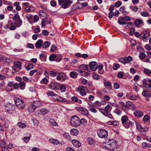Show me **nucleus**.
I'll return each mask as SVG.
<instances>
[{"label": "nucleus", "instance_id": "5", "mask_svg": "<svg viewBox=\"0 0 151 151\" xmlns=\"http://www.w3.org/2000/svg\"><path fill=\"white\" fill-rule=\"evenodd\" d=\"M97 134L99 137L103 139L107 138L108 135L107 131L103 129L99 130L97 132Z\"/></svg>", "mask_w": 151, "mask_h": 151}, {"label": "nucleus", "instance_id": "15", "mask_svg": "<svg viewBox=\"0 0 151 151\" xmlns=\"http://www.w3.org/2000/svg\"><path fill=\"white\" fill-rule=\"evenodd\" d=\"M39 16L41 19H46L47 18L46 13L43 11L41 10L40 11Z\"/></svg>", "mask_w": 151, "mask_h": 151}, {"label": "nucleus", "instance_id": "53", "mask_svg": "<svg viewBox=\"0 0 151 151\" xmlns=\"http://www.w3.org/2000/svg\"><path fill=\"white\" fill-rule=\"evenodd\" d=\"M60 90L62 92H64L65 91V87L63 85H60Z\"/></svg>", "mask_w": 151, "mask_h": 151}, {"label": "nucleus", "instance_id": "51", "mask_svg": "<svg viewBox=\"0 0 151 151\" xmlns=\"http://www.w3.org/2000/svg\"><path fill=\"white\" fill-rule=\"evenodd\" d=\"M33 68V65L31 64H29L26 68L27 70H29L32 69Z\"/></svg>", "mask_w": 151, "mask_h": 151}, {"label": "nucleus", "instance_id": "11", "mask_svg": "<svg viewBox=\"0 0 151 151\" xmlns=\"http://www.w3.org/2000/svg\"><path fill=\"white\" fill-rule=\"evenodd\" d=\"M58 76L56 77L58 80H61L62 78L63 80H65L66 78V75L65 73L63 72L58 73Z\"/></svg>", "mask_w": 151, "mask_h": 151}, {"label": "nucleus", "instance_id": "37", "mask_svg": "<svg viewBox=\"0 0 151 151\" xmlns=\"http://www.w3.org/2000/svg\"><path fill=\"white\" fill-rule=\"evenodd\" d=\"M142 95L143 96L145 97H151V94L146 91H143L142 93Z\"/></svg>", "mask_w": 151, "mask_h": 151}, {"label": "nucleus", "instance_id": "8", "mask_svg": "<svg viewBox=\"0 0 151 151\" xmlns=\"http://www.w3.org/2000/svg\"><path fill=\"white\" fill-rule=\"evenodd\" d=\"M52 98L53 99L55 100H57L60 102H66L67 101L65 99L60 96H59L55 94L54 95Z\"/></svg>", "mask_w": 151, "mask_h": 151}, {"label": "nucleus", "instance_id": "42", "mask_svg": "<svg viewBox=\"0 0 151 151\" xmlns=\"http://www.w3.org/2000/svg\"><path fill=\"white\" fill-rule=\"evenodd\" d=\"M88 141L90 145H94L95 143V141L91 137H89L88 139Z\"/></svg>", "mask_w": 151, "mask_h": 151}, {"label": "nucleus", "instance_id": "61", "mask_svg": "<svg viewBox=\"0 0 151 151\" xmlns=\"http://www.w3.org/2000/svg\"><path fill=\"white\" fill-rule=\"evenodd\" d=\"M120 67V65L118 64H115L113 66V68L114 70H116Z\"/></svg>", "mask_w": 151, "mask_h": 151}, {"label": "nucleus", "instance_id": "64", "mask_svg": "<svg viewBox=\"0 0 151 151\" xmlns=\"http://www.w3.org/2000/svg\"><path fill=\"white\" fill-rule=\"evenodd\" d=\"M149 118L150 117L148 115H146L144 117L143 120L145 122H147L149 120Z\"/></svg>", "mask_w": 151, "mask_h": 151}, {"label": "nucleus", "instance_id": "52", "mask_svg": "<svg viewBox=\"0 0 151 151\" xmlns=\"http://www.w3.org/2000/svg\"><path fill=\"white\" fill-rule=\"evenodd\" d=\"M46 19H42V21L41 22V26L42 27H44L45 26L46 24V22L47 21H46Z\"/></svg>", "mask_w": 151, "mask_h": 151}, {"label": "nucleus", "instance_id": "28", "mask_svg": "<svg viewBox=\"0 0 151 151\" xmlns=\"http://www.w3.org/2000/svg\"><path fill=\"white\" fill-rule=\"evenodd\" d=\"M78 131L76 129H72L70 131V133L72 135L76 136L78 134Z\"/></svg>", "mask_w": 151, "mask_h": 151}, {"label": "nucleus", "instance_id": "10", "mask_svg": "<svg viewBox=\"0 0 151 151\" xmlns=\"http://www.w3.org/2000/svg\"><path fill=\"white\" fill-rule=\"evenodd\" d=\"M49 87L52 89H58L60 88V84L57 83H52L49 85Z\"/></svg>", "mask_w": 151, "mask_h": 151}, {"label": "nucleus", "instance_id": "3", "mask_svg": "<svg viewBox=\"0 0 151 151\" xmlns=\"http://www.w3.org/2000/svg\"><path fill=\"white\" fill-rule=\"evenodd\" d=\"M70 124L72 126L76 127L80 126L79 118L76 115L73 116L70 119Z\"/></svg>", "mask_w": 151, "mask_h": 151}, {"label": "nucleus", "instance_id": "31", "mask_svg": "<svg viewBox=\"0 0 151 151\" xmlns=\"http://www.w3.org/2000/svg\"><path fill=\"white\" fill-rule=\"evenodd\" d=\"M50 45V43L47 41H46L44 42L42 44V47L43 48H48Z\"/></svg>", "mask_w": 151, "mask_h": 151}, {"label": "nucleus", "instance_id": "25", "mask_svg": "<svg viewBox=\"0 0 151 151\" xmlns=\"http://www.w3.org/2000/svg\"><path fill=\"white\" fill-rule=\"evenodd\" d=\"M22 21L21 19H20L16 22H14V24L16 27H20L22 25Z\"/></svg>", "mask_w": 151, "mask_h": 151}, {"label": "nucleus", "instance_id": "48", "mask_svg": "<svg viewBox=\"0 0 151 151\" xmlns=\"http://www.w3.org/2000/svg\"><path fill=\"white\" fill-rule=\"evenodd\" d=\"M142 23V21L139 19H136L134 22V23L136 25H139Z\"/></svg>", "mask_w": 151, "mask_h": 151}, {"label": "nucleus", "instance_id": "57", "mask_svg": "<svg viewBox=\"0 0 151 151\" xmlns=\"http://www.w3.org/2000/svg\"><path fill=\"white\" fill-rule=\"evenodd\" d=\"M130 108L129 106H127V104H126L125 106L123 108V110L125 111H126L128 110Z\"/></svg>", "mask_w": 151, "mask_h": 151}, {"label": "nucleus", "instance_id": "14", "mask_svg": "<svg viewBox=\"0 0 151 151\" xmlns=\"http://www.w3.org/2000/svg\"><path fill=\"white\" fill-rule=\"evenodd\" d=\"M137 129L140 132H145L146 131L138 122H135Z\"/></svg>", "mask_w": 151, "mask_h": 151}, {"label": "nucleus", "instance_id": "9", "mask_svg": "<svg viewBox=\"0 0 151 151\" xmlns=\"http://www.w3.org/2000/svg\"><path fill=\"white\" fill-rule=\"evenodd\" d=\"M98 64L95 62L93 61L89 63V65H88V67L90 68L89 69V70H90L92 71L96 70L98 68Z\"/></svg>", "mask_w": 151, "mask_h": 151}, {"label": "nucleus", "instance_id": "35", "mask_svg": "<svg viewBox=\"0 0 151 151\" xmlns=\"http://www.w3.org/2000/svg\"><path fill=\"white\" fill-rule=\"evenodd\" d=\"M119 61L124 65L126 63H127L126 61V57H123L120 58L119 59Z\"/></svg>", "mask_w": 151, "mask_h": 151}, {"label": "nucleus", "instance_id": "62", "mask_svg": "<svg viewBox=\"0 0 151 151\" xmlns=\"http://www.w3.org/2000/svg\"><path fill=\"white\" fill-rule=\"evenodd\" d=\"M139 56L140 58L142 59L145 58V54L143 52H141L139 54Z\"/></svg>", "mask_w": 151, "mask_h": 151}, {"label": "nucleus", "instance_id": "40", "mask_svg": "<svg viewBox=\"0 0 151 151\" xmlns=\"http://www.w3.org/2000/svg\"><path fill=\"white\" fill-rule=\"evenodd\" d=\"M146 74L151 76V71L147 68H145L143 71Z\"/></svg>", "mask_w": 151, "mask_h": 151}, {"label": "nucleus", "instance_id": "22", "mask_svg": "<svg viewBox=\"0 0 151 151\" xmlns=\"http://www.w3.org/2000/svg\"><path fill=\"white\" fill-rule=\"evenodd\" d=\"M50 124L53 127H56L58 126V124L57 122L53 119H51L49 122Z\"/></svg>", "mask_w": 151, "mask_h": 151}, {"label": "nucleus", "instance_id": "4", "mask_svg": "<svg viewBox=\"0 0 151 151\" xmlns=\"http://www.w3.org/2000/svg\"><path fill=\"white\" fill-rule=\"evenodd\" d=\"M14 100L16 106L19 109H23L25 108V104L22 100L17 97H15Z\"/></svg>", "mask_w": 151, "mask_h": 151}, {"label": "nucleus", "instance_id": "2", "mask_svg": "<svg viewBox=\"0 0 151 151\" xmlns=\"http://www.w3.org/2000/svg\"><path fill=\"white\" fill-rule=\"evenodd\" d=\"M104 147L111 151L114 150L117 147V143L116 141L114 140H109L108 142L105 144Z\"/></svg>", "mask_w": 151, "mask_h": 151}, {"label": "nucleus", "instance_id": "21", "mask_svg": "<svg viewBox=\"0 0 151 151\" xmlns=\"http://www.w3.org/2000/svg\"><path fill=\"white\" fill-rule=\"evenodd\" d=\"M117 21L118 23L120 25H124L126 24V23L124 21L123 17H119Z\"/></svg>", "mask_w": 151, "mask_h": 151}, {"label": "nucleus", "instance_id": "36", "mask_svg": "<svg viewBox=\"0 0 151 151\" xmlns=\"http://www.w3.org/2000/svg\"><path fill=\"white\" fill-rule=\"evenodd\" d=\"M93 106H91L88 107V109L89 111L94 113H96L97 112V110L94 108Z\"/></svg>", "mask_w": 151, "mask_h": 151}, {"label": "nucleus", "instance_id": "17", "mask_svg": "<svg viewBox=\"0 0 151 151\" xmlns=\"http://www.w3.org/2000/svg\"><path fill=\"white\" fill-rule=\"evenodd\" d=\"M127 97L130 99L134 100L137 99V97L135 95H133L132 93H130L126 95Z\"/></svg>", "mask_w": 151, "mask_h": 151}, {"label": "nucleus", "instance_id": "56", "mask_svg": "<svg viewBox=\"0 0 151 151\" xmlns=\"http://www.w3.org/2000/svg\"><path fill=\"white\" fill-rule=\"evenodd\" d=\"M121 4L122 2L120 1L116 2L114 4L115 6L117 8L120 6L121 5Z\"/></svg>", "mask_w": 151, "mask_h": 151}, {"label": "nucleus", "instance_id": "20", "mask_svg": "<svg viewBox=\"0 0 151 151\" xmlns=\"http://www.w3.org/2000/svg\"><path fill=\"white\" fill-rule=\"evenodd\" d=\"M34 105L32 103L29 106L28 110L29 112H33L36 109V108Z\"/></svg>", "mask_w": 151, "mask_h": 151}, {"label": "nucleus", "instance_id": "7", "mask_svg": "<svg viewBox=\"0 0 151 151\" xmlns=\"http://www.w3.org/2000/svg\"><path fill=\"white\" fill-rule=\"evenodd\" d=\"M72 3V1L69 0H65L61 4H59V5L61 6L63 8L65 9L68 8Z\"/></svg>", "mask_w": 151, "mask_h": 151}, {"label": "nucleus", "instance_id": "41", "mask_svg": "<svg viewBox=\"0 0 151 151\" xmlns=\"http://www.w3.org/2000/svg\"><path fill=\"white\" fill-rule=\"evenodd\" d=\"M40 59L43 61H45L46 60V57L45 55L42 53L40 54L39 55Z\"/></svg>", "mask_w": 151, "mask_h": 151}, {"label": "nucleus", "instance_id": "1", "mask_svg": "<svg viewBox=\"0 0 151 151\" xmlns=\"http://www.w3.org/2000/svg\"><path fill=\"white\" fill-rule=\"evenodd\" d=\"M121 120L123 126L127 129L130 128V126L132 127L134 124V122L130 121L128 116L126 115L123 116Z\"/></svg>", "mask_w": 151, "mask_h": 151}, {"label": "nucleus", "instance_id": "45", "mask_svg": "<svg viewBox=\"0 0 151 151\" xmlns=\"http://www.w3.org/2000/svg\"><path fill=\"white\" fill-rule=\"evenodd\" d=\"M55 57L56 55L53 54H52L50 55L49 57V59L51 61H55Z\"/></svg>", "mask_w": 151, "mask_h": 151}, {"label": "nucleus", "instance_id": "33", "mask_svg": "<svg viewBox=\"0 0 151 151\" xmlns=\"http://www.w3.org/2000/svg\"><path fill=\"white\" fill-rule=\"evenodd\" d=\"M19 84L21 89L23 90L25 88L26 85L25 83L22 81H20Z\"/></svg>", "mask_w": 151, "mask_h": 151}, {"label": "nucleus", "instance_id": "24", "mask_svg": "<svg viewBox=\"0 0 151 151\" xmlns=\"http://www.w3.org/2000/svg\"><path fill=\"white\" fill-rule=\"evenodd\" d=\"M134 115L138 117H141L143 116L142 112L139 111H136L134 112Z\"/></svg>", "mask_w": 151, "mask_h": 151}, {"label": "nucleus", "instance_id": "44", "mask_svg": "<svg viewBox=\"0 0 151 151\" xmlns=\"http://www.w3.org/2000/svg\"><path fill=\"white\" fill-rule=\"evenodd\" d=\"M17 124L18 126L22 128H24L26 127V125L25 124L22 122H19L17 123Z\"/></svg>", "mask_w": 151, "mask_h": 151}, {"label": "nucleus", "instance_id": "34", "mask_svg": "<svg viewBox=\"0 0 151 151\" xmlns=\"http://www.w3.org/2000/svg\"><path fill=\"white\" fill-rule=\"evenodd\" d=\"M102 104L99 101H97L95 102L94 104V106L96 108L99 109V108L101 106Z\"/></svg>", "mask_w": 151, "mask_h": 151}, {"label": "nucleus", "instance_id": "30", "mask_svg": "<svg viewBox=\"0 0 151 151\" xmlns=\"http://www.w3.org/2000/svg\"><path fill=\"white\" fill-rule=\"evenodd\" d=\"M32 103L36 108L42 105L40 101H36L33 102Z\"/></svg>", "mask_w": 151, "mask_h": 151}, {"label": "nucleus", "instance_id": "55", "mask_svg": "<svg viewBox=\"0 0 151 151\" xmlns=\"http://www.w3.org/2000/svg\"><path fill=\"white\" fill-rule=\"evenodd\" d=\"M30 139V137H25L22 139L26 143H27L29 142V140Z\"/></svg>", "mask_w": 151, "mask_h": 151}, {"label": "nucleus", "instance_id": "54", "mask_svg": "<svg viewBox=\"0 0 151 151\" xmlns=\"http://www.w3.org/2000/svg\"><path fill=\"white\" fill-rule=\"evenodd\" d=\"M130 8L134 12H136L139 9L136 6H131L130 7Z\"/></svg>", "mask_w": 151, "mask_h": 151}, {"label": "nucleus", "instance_id": "27", "mask_svg": "<svg viewBox=\"0 0 151 151\" xmlns=\"http://www.w3.org/2000/svg\"><path fill=\"white\" fill-rule=\"evenodd\" d=\"M150 36V33L148 32H145L144 33L143 36H142L143 37V40L144 41H146L147 40V38H148V37Z\"/></svg>", "mask_w": 151, "mask_h": 151}, {"label": "nucleus", "instance_id": "6", "mask_svg": "<svg viewBox=\"0 0 151 151\" xmlns=\"http://www.w3.org/2000/svg\"><path fill=\"white\" fill-rule=\"evenodd\" d=\"M143 83L145 88L151 92V79H145L143 80Z\"/></svg>", "mask_w": 151, "mask_h": 151}, {"label": "nucleus", "instance_id": "29", "mask_svg": "<svg viewBox=\"0 0 151 151\" xmlns=\"http://www.w3.org/2000/svg\"><path fill=\"white\" fill-rule=\"evenodd\" d=\"M88 65H82L80 66V68L84 70H87L88 71H90V70H89Z\"/></svg>", "mask_w": 151, "mask_h": 151}, {"label": "nucleus", "instance_id": "46", "mask_svg": "<svg viewBox=\"0 0 151 151\" xmlns=\"http://www.w3.org/2000/svg\"><path fill=\"white\" fill-rule=\"evenodd\" d=\"M142 145L144 147H151V145L146 142H143Z\"/></svg>", "mask_w": 151, "mask_h": 151}, {"label": "nucleus", "instance_id": "50", "mask_svg": "<svg viewBox=\"0 0 151 151\" xmlns=\"http://www.w3.org/2000/svg\"><path fill=\"white\" fill-rule=\"evenodd\" d=\"M6 143L4 140H0V146L1 147H4L6 146Z\"/></svg>", "mask_w": 151, "mask_h": 151}, {"label": "nucleus", "instance_id": "60", "mask_svg": "<svg viewBox=\"0 0 151 151\" xmlns=\"http://www.w3.org/2000/svg\"><path fill=\"white\" fill-rule=\"evenodd\" d=\"M141 15L144 17H147L149 15V13L148 12H142L141 13Z\"/></svg>", "mask_w": 151, "mask_h": 151}, {"label": "nucleus", "instance_id": "49", "mask_svg": "<svg viewBox=\"0 0 151 151\" xmlns=\"http://www.w3.org/2000/svg\"><path fill=\"white\" fill-rule=\"evenodd\" d=\"M49 73L51 76H57L58 73L55 72L53 71H49Z\"/></svg>", "mask_w": 151, "mask_h": 151}, {"label": "nucleus", "instance_id": "63", "mask_svg": "<svg viewBox=\"0 0 151 151\" xmlns=\"http://www.w3.org/2000/svg\"><path fill=\"white\" fill-rule=\"evenodd\" d=\"M47 94L48 96H50L52 97L54 95L55 93L52 91H49L47 92Z\"/></svg>", "mask_w": 151, "mask_h": 151}, {"label": "nucleus", "instance_id": "26", "mask_svg": "<svg viewBox=\"0 0 151 151\" xmlns=\"http://www.w3.org/2000/svg\"><path fill=\"white\" fill-rule=\"evenodd\" d=\"M21 63L19 62H17L14 63V66L15 68L21 69Z\"/></svg>", "mask_w": 151, "mask_h": 151}, {"label": "nucleus", "instance_id": "23", "mask_svg": "<svg viewBox=\"0 0 151 151\" xmlns=\"http://www.w3.org/2000/svg\"><path fill=\"white\" fill-rule=\"evenodd\" d=\"M49 141L50 143L55 145H57L59 143V141L57 139L50 138L49 139Z\"/></svg>", "mask_w": 151, "mask_h": 151}, {"label": "nucleus", "instance_id": "13", "mask_svg": "<svg viewBox=\"0 0 151 151\" xmlns=\"http://www.w3.org/2000/svg\"><path fill=\"white\" fill-rule=\"evenodd\" d=\"M6 110L8 112H11L10 111L13 110L14 107L12 104L8 103L6 104Z\"/></svg>", "mask_w": 151, "mask_h": 151}, {"label": "nucleus", "instance_id": "43", "mask_svg": "<svg viewBox=\"0 0 151 151\" xmlns=\"http://www.w3.org/2000/svg\"><path fill=\"white\" fill-rule=\"evenodd\" d=\"M55 61L56 62H60L62 59V56L60 55H56Z\"/></svg>", "mask_w": 151, "mask_h": 151}, {"label": "nucleus", "instance_id": "47", "mask_svg": "<svg viewBox=\"0 0 151 151\" xmlns=\"http://www.w3.org/2000/svg\"><path fill=\"white\" fill-rule=\"evenodd\" d=\"M80 125L81 124L85 125L87 124V121L86 119L82 118L80 120Z\"/></svg>", "mask_w": 151, "mask_h": 151}, {"label": "nucleus", "instance_id": "12", "mask_svg": "<svg viewBox=\"0 0 151 151\" xmlns=\"http://www.w3.org/2000/svg\"><path fill=\"white\" fill-rule=\"evenodd\" d=\"M78 110L81 114L85 115H87L88 113V111L87 109L84 108L79 107L78 109Z\"/></svg>", "mask_w": 151, "mask_h": 151}, {"label": "nucleus", "instance_id": "38", "mask_svg": "<svg viewBox=\"0 0 151 151\" xmlns=\"http://www.w3.org/2000/svg\"><path fill=\"white\" fill-rule=\"evenodd\" d=\"M119 11L124 15L127 14V12L125 11V7L124 6H122L120 8Z\"/></svg>", "mask_w": 151, "mask_h": 151}, {"label": "nucleus", "instance_id": "16", "mask_svg": "<svg viewBox=\"0 0 151 151\" xmlns=\"http://www.w3.org/2000/svg\"><path fill=\"white\" fill-rule=\"evenodd\" d=\"M49 112V110L45 108H42L39 110V113L40 114H45Z\"/></svg>", "mask_w": 151, "mask_h": 151}, {"label": "nucleus", "instance_id": "19", "mask_svg": "<svg viewBox=\"0 0 151 151\" xmlns=\"http://www.w3.org/2000/svg\"><path fill=\"white\" fill-rule=\"evenodd\" d=\"M72 142L74 146L76 147H78L81 146V143L78 140H73Z\"/></svg>", "mask_w": 151, "mask_h": 151}, {"label": "nucleus", "instance_id": "59", "mask_svg": "<svg viewBox=\"0 0 151 151\" xmlns=\"http://www.w3.org/2000/svg\"><path fill=\"white\" fill-rule=\"evenodd\" d=\"M25 10L28 12H31L32 11L33 9H31L30 6H27L25 8Z\"/></svg>", "mask_w": 151, "mask_h": 151}, {"label": "nucleus", "instance_id": "39", "mask_svg": "<svg viewBox=\"0 0 151 151\" xmlns=\"http://www.w3.org/2000/svg\"><path fill=\"white\" fill-rule=\"evenodd\" d=\"M104 115L112 119L113 118V116L111 114L109 111H106L104 112Z\"/></svg>", "mask_w": 151, "mask_h": 151}, {"label": "nucleus", "instance_id": "18", "mask_svg": "<svg viewBox=\"0 0 151 151\" xmlns=\"http://www.w3.org/2000/svg\"><path fill=\"white\" fill-rule=\"evenodd\" d=\"M42 40L40 39L35 43V46L37 49H39L42 45Z\"/></svg>", "mask_w": 151, "mask_h": 151}, {"label": "nucleus", "instance_id": "58", "mask_svg": "<svg viewBox=\"0 0 151 151\" xmlns=\"http://www.w3.org/2000/svg\"><path fill=\"white\" fill-rule=\"evenodd\" d=\"M25 17L28 20H29L32 18V16L31 14H27L25 15Z\"/></svg>", "mask_w": 151, "mask_h": 151}, {"label": "nucleus", "instance_id": "32", "mask_svg": "<svg viewBox=\"0 0 151 151\" xmlns=\"http://www.w3.org/2000/svg\"><path fill=\"white\" fill-rule=\"evenodd\" d=\"M20 19V17L17 13L15 14L12 18V19L14 20V22H15L18 20Z\"/></svg>", "mask_w": 151, "mask_h": 151}]
</instances>
